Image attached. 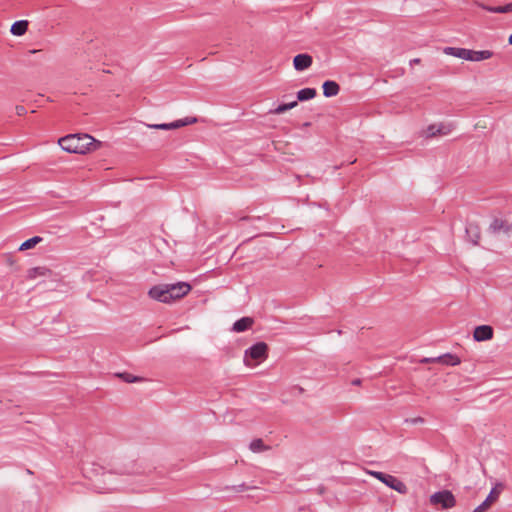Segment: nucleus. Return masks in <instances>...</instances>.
Returning a JSON list of instances; mask_svg holds the SVG:
<instances>
[{
  "instance_id": "a211bd4d",
  "label": "nucleus",
  "mask_w": 512,
  "mask_h": 512,
  "mask_svg": "<svg viewBox=\"0 0 512 512\" xmlns=\"http://www.w3.org/2000/svg\"><path fill=\"white\" fill-rule=\"evenodd\" d=\"M317 92L314 88H304L297 92L298 101L311 100L316 96Z\"/></svg>"
},
{
  "instance_id": "aec40b11",
  "label": "nucleus",
  "mask_w": 512,
  "mask_h": 512,
  "mask_svg": "<svg viewBox=\"0 0 512 512\" xmlns=\"http://www.w3.org/2000/svg\"><path fill=\"white\" fill-rule=\"evenodd\" d=\"M502 490L503 485L501 483L496 484L495 487L492 488L486 499L493 505L495 502L498 501Z\"/></svg>"
},
{
  "instance_id": "20e7f679",
  "label": "nucleus",
  "mask_w": 512,
  "mask_h": 512,
  "mask_svg": "<svg viewBox=\"0 0 512 512\" xmlns=\"http://www.w3.org/2000/svg\"><path fill=\"white\" fill-rule=\"evenodd\" d=\"M268 357V345L264 342H258L245 351L244 364L250 368L258 366Z\"/></svg>"
},
{
  "instance_id": "6ab92c4d",
  "label": "nucleus",
  "mask_w": 512,
  "mask_h": 512,
  "mask_svg": "<svg viewBox=\"0 0 512 512\" xmlns=\"http://www.w3.org/2000/svg\"><path fill=\"white\" fill-rule=\"evenodd\" d=\"M249 448L253 453H260L269 450V446H267L262 439H254L250 443Z\"/></svg>"
},
{
  "instance_id": "7c9ffc66",
  "label": "nucleus",
  "mask_w": 512,
  "mask_h": 512,
  "mask_svg": "<svg viewBox=\"0 0 512 512\" xmlns=\"http://www.w3.org/2000/svg\"><path fill=\"white\" fill-rule=\"evenodd\" d=\"M414 62H415V63H419V62H420V60H419V59H415V60H414Z\"/></svg>"
},
{
  "instance_id": "dca6fc26",
  "label": "nucleus",
  "mask_w": 512,
  "mask_h": 512,
  "mask_svg": "<svg viewBox=\"0 0 512 512\" xmlns=\"http://www.w3.org/2000/svg\"><path fill=\"white\" fill-rule=\"evenodd\" d=\"M253 325V319L250 317H243L237 320L233 325V330L235 332H243L249 329Z\"/></svg>"
},
{
  "instance_id": "393cba45",
  "label": "nucleus",
  "mask_w": 512,
  "mask_h": 512,
  "mask_svg": "<svg viewBox=\"0 0 512 512\" xmlns=\"http://www.w3.org/2000/svg\"><path fill=\"white\" fill-rule=\"evenodd\" d=\"M15 111H16V114L18 116H23L25 113H26V109L24 106L22 105H18L15 107Z\"/></svg>"
},
{
  "instance_id": "9b49d317",
  "label": "nucleus",
  "mask_w": 512,
  "mask_h": 512,
  "mask_svg": "<svg viewBox=\"0 0 512 512\" xmlns=\"http://www.w3.org/2000/svg\"><path fill=\"white\" fill-rule=\"evenodd\" d=\"M313 59L309 54H298L293 59L294 69L297 71H304L311 67Z\"/></svg>"
},
{
  "instance_id": "f8f14e48",
  "label": "nucleus",
  "mask_w": 512,
  "mask_h": 512,
  "mask_svg": "<svg viewBox=\"0 0 512 512\" xmlns=\"http://www.w3.org/2000/svg\"><path fill=\"white\" fill-rule=\"evenodd\" d=\"M52 275V270L44 267H33L27 270V278L29 280H35L39 277H50Z\"/></svg>"
},
{
  "instance_id": "1a4fd4ad",
  "label": "nucleus",
  "mask_w": 512,
  "mask_h": 512,
  "mask_svg": "<svg viewBox=\"0 0 512 512\" xmlns=\"http://www.w3.org/2000/svg\"><path fill=\"white\" fill-rule=\"evenodd\" d=\"M489 231L491 233H505L508 234L512 230L511 224L503 218L495 217L492 219L490 225H489Z\"/></svg>"
},
{
  "instance_id": "423d86ee",
  "label": "nucleus",
  "mask_w": 512,
  "mask_h": 512,
  "mask_svg": "<svg viewBox=\"0 0 512 512\" xmlns=\"http://www.w3.org/2000/svg\"><path fill=\"white\" fill-rule=\"evenodd\" d=\"M430 503L432 505H440L443 509H450L455 506L456 500L450 491L443 490L432 494L430 496Z\"/></svg>"
},
{
  "instance_id": "c756f323",
  "label": "nucleus",
  "mask_w": 512,
  "mask_h": 512,
  "mask_svg": "<svg viewBox=\"0 0 512 512\" xmlns=\"http://www.w3.org/2000/svg\"><path fill=\"white\" fill-rule=\"evenodd\" d=\"M508 43H509L510 45H512V34H511V35L509 36V38H508Z\"/></svg>"
},
{
  "instance_id": "a878e982",
  "label": "nucleus",
  "mask_w": 512,
  "mask_h": 512,
  "mask_svg": "<svg viewBox=\"0 0 512 512\" xmlns=\"http://www.w3.org/2000/svg\"><path fill=\"white\" fill-rule=\"evenodd\" d=\"M297 105H298L297 101H293V102L287 103L288 110L295 108Z\"/></svg>"
},
{
  "instance_id": "bb28decb",
  "label": "nucleus",
  "mask_w": 512,
  "mask_h": 512,
  "mask_svg": "<svg viewBox=\"0 0 512 512\" xmlns=\"http://www.w3.org/2000/svg\"><path fill=\"white\" fill-rule=\"evenodd\" d=\"M434 358H423L421 360L422 363H435L434 361Z\"/></svg>"
},
{
  "instance_id": "4468645a",
  "label": "nucleus",
  "mask_w": 512,
  "mask_h": 512,
  "mask_svg": "<svg viewBox=\"0 0 512 512\" xmlns=\"http://www.w3.org/2000/svg\"><path fill=\"white\" fill-rule=\"evenodd\" d=\"M323 94L325 97H333L336 96L339 91L340 87L335 81H325L322 85Z\"/></svg>"
},
{
  "instance_id": "39448f33",
  "label": "nucleus",
  "mask_w": 512,
  "mask_h": 512,
  "mask_svg": "<svg viewBox=\"0 0 512 512\" xmlns=\"http://www.w3.org/2000/svg\"><path fill=\"white\" fill-rule=\"evenodd\" d=\"M367 473L369 475L373 476L374 478L378 479L379 481H381L382 483H384L391 489L397 491L400 494H406L408 491L405 483L393 475L385 474V473L379 472V471H371V470L368 471Z\"/></svg>"
},
{
  "instance_id": "2eb2a0df",
  "label": "nucleus",
  "mask_w": 512,
  "mask_h": 512,
  "mask_svg": "<svg viewBox=\"0 0 512 512\" xmlns=\"http://www.w3.org/2000/svg\"><path fill=\"white\" fill-rule=\"evenodd\" d=\"M28 25H29V23L27 20L16 21L12 24V26L10 28V32L14 36H22L27 32Z\"/></svg>"
},
{
  "instance_id": "9d476101",
  "label": "nucleus",
  "mask_w": 512,
  "mask_h": 512,
  "mask_svg": "<svg viewBox=\"0 0 512 512\" xmlns=\"http://www.w3.org/2000/svg\"><path fill=\"white\" fill-rule=\"evenodd\" d=\"M494 331L489 325H480L474 329L473 338L477 342L488 341L493 338Z\"/></svg>"
},
{
  "instance_id": "c85d7f7f",
  "label": "nucleus",
  "mask_w": 512,
  "mask_h": 512,
  "mask_svg": "<svg viewBox=\"0 0 512 512\" xmlns=\"http://www.w3.org/2000/svg\"><path fill=\"white\" fill-rule=\"evenodd\" d=\"M352 384L353 385H360L361 384V380L360 379H355L352 381Z\"/></svg>"
},
{
  "instance_id": "ddd939ff",
  "label": "nucleus",
  "mask_w": 512,
  "mask_h": 512,
  "mask_svg": "<svg viewBox=\"0 0 512 512\" xmlns=\"http://www.w3.org/2000/svg\"><path fill=\"white\" fill-rule=\"evenodd\" d=\"M433 361L447 366H457L461 363V359L457 355L451 353L435 357Z\"/></svg>"
},
{
  "instance_id": "4be33fe9",
  "label": "nucleus",
  "mask_w": 512,
  "mask_h": 512,
  "mask_svg": "<svg viewBox=\"0 0 512 512\" xmlns=\"http://www.w3.org/2000/svg\"><path fill=\"white\" fill-rule=\"evenodd\" d=\"M119 377H121L127 383H135L142 380L140 377L134 376L129 373L119 374Z\"/></svg>"
},
{
  "instance_id": "cd10ccee",
  "label": "nucleus",
  "mask_w": 512,
  "mask_h": 512,
  "mask_svg": "<svg viewBox=\"0 0 512 512\" xmlns=\"http://www.w3.org/2000/svg\"><path fill=\"white\" fill-rule=\"evenodd\" d=\"M504 6H505V9H506V12H507V13L512 12V2H511V3H509V4H506V5H504Z\"/></svg>"
},
{
  "instance_id": "412c9836",
  "label": "nucleus",
  "mask_w": 512,
  "mask_h": 512,
  "mask_svg": "<svg viewBox=\"0 0 512 512\" xmlns=\"http://www.w3.org/2000/svg\"><path fill=\"white\" fill-rule=\"evenodd\" d=\"M479 6L489 12H492V13H507L504 5L497 6V7H491V6H486V5L480 4Z\"/></svg>"
},
{
  "instance_id": "b1692460",
  "label": "nucleus",
  "mask_w": 512,
  "mask_h": 512,
  "mask_svg": "<svg viewBox=\"0 0 512 512\" xmlns=\"http://www.w3.org/2000/svg\"><path fill=\"white\" fill-rule=\"evenodd\" d=\"M286 111H288L287 103L279 105L274 110H271L270 113L275 114V115H280V114H282V113H284Z\"/></svg>"
},
{
  "instance_id": "f03ea898",
  "label": "nucleus",
  "mask_w": 512,
  "mask_h": 512,
  "mask_svg": "<svg viewBox=\"0 0 512 512\" xmlns=\"http://www.w3.org/2000/svg\"><path fill=\"white\" fill-rule=\"evenodd\" d=\"M58 144L64 151L76 154H85L100 146V143L88 134H70L59 138Z\"/></svg>"
},
{
  "instance_id": "5701e85b",
  "label": "nucleus",
  "mask_w": 512,
  "mask_h": 512,
  "mask_svg": "<svg viewBox=\"0 0 512 512\" xmlns=\"http://www.w3.org/2000/svg\"><path fill=\"white\" fill-rule=\"evenodd\" d=\"M491 507H492V504L487 499H485L472 512H487Z\"/></svg>"
},
{
  "instance_id": "0eeeda50",
  "label": "nucleus",
  "mask_w": 512,
  "mask_h": 512,
  "mask_svg": "<svg viewBox=\"0 0 512 512\" xmlns=\"http://www.w3.org/2000/svg\"><path fill=\"white\" fill-rule=\"evenodd\" d=\"M198 119L196 117H186L184 119H179L171 123H162V124H145L147 128L157 129V130H174L179 129L184 126L192 125L197 123Z\"/></svg>"
},
{
  "instance_id": "6e6552de",
  "label": "nucleus",
  "mask_w": 512,
  "mask_h": 512,
  "mask_svg": "<svg viewBox=\"0 0 512 512\" xmlns=\"http://www.w3.org/2000/svg\"><path fill=\"white\" fill-rule=\"evenodd\" d=\"M453 127L451 124L434 123L422 131V136L425 138H432L436 136H446L451 133Z\"/></svg>"
},
{
  "instance_id": "f257e3e1",
  "label": "nucleus",
  "mask_w": 512,
  "mask_h": 512,
  "mask_svg": "<svg viewBox=\"0 0 512 512\" xmlns=\"http://www.w3.org/2000/svg\"><path fill=\"white\" fill-rule=\"evenodd\" d=\"M192 287L187 282H177L174 284H158L152 286L148 290V296L152 300L170 304L172 302L178 301L185 297L190 291Z\"/></svg>"
},
{
  "instance_id": "f3484780",
  "label": "nucleus",
  "mask_w": 512,
  "mask_h": 512,
  "mask_svg": "<svg viewBox=\"0 0 512 512\" xmlns=\"http://www.w3.org/2000/svg\"><path fill=\"white\" fill-rule=\"evenodd\" d=\"M43 241V238L40 236H34L26 241H24L18 248L19 251H27L34 249L39 243Z\"/></svg>"
},
{
  "instance_id": "7ed1b4c3",
  "label": "nucleus",
  "mask_w": 512,
  "mask_h": 512,
  "mask_svg": "<svg viewBox=\"0 0 512 512\" xmlns=\"http://www.w3.org/2000/svg\"><path fill=\"white\" fill-rule=\"evenodd\" d=\"M443 52L446 55L472 62H480L493 57V52L490 50L475 51L458 47H446Z\"/></svg>"
}]
</instances>
